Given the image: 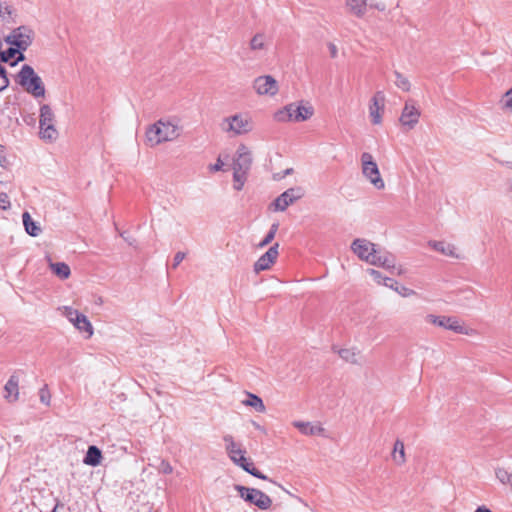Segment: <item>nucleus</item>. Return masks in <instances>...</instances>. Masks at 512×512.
I'll return each instance as SVG.
<instances>
[{
  "instance_id": "f257e3e1",
  "label": "nucleus",
  "mask_w": 512,
  "mask_h": 512,
  "mask_svg": "<svg viewBox=\"0 0 512 512\" xmlns=\"http://www.w3.org/2000/svg\"><path fill=\"white\" fill-rule=\"evenodd\" d=\"M350 249L359 260L371 266L380 267L390 272H394L396 269L394 259L390 255L382 253L378 245L368 239L353 240Z\"/></svg>"
},
{
  "instance_id": "f03ea898",
  "label": "nucleus",
  "mask_w": 512,
  "mask_h": 512,
  "mask_svg": "<svg viewBox=\"0 0 512 512\" xmlns=\"http://www.w3.org/2000/svg\"><path fill=\"white\" fill-rule=\"evenodd\" d=\"M183 132L181 120L176 117L162 118L146 130V142L150 147L177 140Z\"/></svg>"
},
{
  "instance_id": "7ed1b4c3",
  "label": "nucleus",
  "mask_w": 512,
  "mask_h": 512,
  "mask_svg": "<svg viewBox=\"0 0 512 512\" xmlns=\"http://www.w3.org/2000/svg\"><path fill=\"white\" fill-rule=\"evenodd\" d=\"M219 128L222 133L229 137H239L253 132L255 123L253 117L248 112H237L224 117Z\"/></svg>"
},
{
  "instance_id": "20e7f679",
  "label": "nucleus",
  "mask_w": 512,
  "mask_h": 512,
  "mask_svg": "<svg viewBox=\"0 0 512 512\" xmlns=\"http://www.w3.org/2000/svg\"><path fill=\"white\" fill-rule=\"evenodd\" d=\"M360 171L363 180L374 190L384 191L387 187L375 156L370 152L360 155Z\"/></svg>"
},
{
  "instance_id": "39448f33",
  "label": "nucleus",
  "mask_w": 512,
  "mask_h": 512,
  "mask_svg": "<svg viewBox=\"0 0 512 512\" xmlns=\"http://www.w3.org/2000/svg\"><path fill=\"white\" fill-rule=\"evenodd\" d=\"M314 106L309 101H297L290 103L274 114L277 122H305L314 116Z\"/></svg>"
},
{
  "instance_id": "423d86ee",
  "label": "nucleus",
  "mask_w": 512,
  "mask_h": 512,
  "mask_svg": "<svg viewBox=\"0 0 512 512\" xmlns=\"http://www.w3.org/2000/svg\"><path fill=\"white\" fill-rule=\"evenodd\" d=\"M225 451L230 460L237 466L241 467L251 475L260 478L267 479L258 469L254 467L253 462L246 457V451L242 448L241 444L238 443L232 435H225L223 437Z\"/></svg>"
},
{
  "instance_id": "0eeeda50",
  "label": "nucleus",
  "mask_w": 512,
  "mask_h": 512,
  "mask_svg": "<svg viewBox=\"0 0 512 512\" xmlns=\"http://www.w3.org/2000/svg\"><path fill=\"white\" fill-rule=\"evenodd\" d=\"M425 321L428 324L441 327L457 334L470 337L478 335V331L475 328L467 325L464 321L455 316L428 314L425 317Z\"/></svg>"
},
{
  "instance_id": "6e6552de",
  "label": "nucleus",
  "mask_w": 512,
  "mask_h": 512,
  "mask_svg": "<svg viewBox=\"0 0 512 512\" xmlns=\"http://www.w3.org/2000/svg\"><path fill=\"white\" fill-rule=\"evenodd\" d=\"M34 32L25 26L19 27L13 30L7 37V41L18 48V50L9 49L8 56L3 54V60L7 61L9 58H14L17 55V59H23L21 50H26L33 42Z\"/></svg>"
},
{
  "instance_id": "1a4fd4ad",
  "label": "nucleus",
  "mask_w": 512,
  "mask_h": 512,
  "mask_svg": "<svg viewBox=\"0 0 512 512\" xmlns=\"http://www.w3.org/2000/svg\"><path fill=\"white\" fill-rule=\"evenodd\" d=\"M18 83L35 98H43L45 96V87L42 79L29 65H24L20 70Z\"/></svg>"
},
{
  "instance_id": "9d476101",
  "label": "nucleus",
  "mask_w": 512,
  "mask_h": 512,
  "mask_svg": "<svg viewBox=\"0 0 512 512\" xmlns=\"http://www.w3.org/2000/svg\"><path fill=\"white\" fill-rule=\"evenodd\" d=\"M252 90L260 98L275 99L280 93V83L274 76L262 74L252 81Z\"/></svg>"
},
{
  "instance_id": "9b49d317",
  "label": "nucleus",
  "mask_w": 512,
  "mask_h": 512,
  "mask_svg": "<svg viewBox=\"0 0 512 512\" xmlns=\"http://www.w3.org/2000/svg\"><path fill=\"white\" fill-rule=\"evenodd\" d=\"M386 95L383 91L375 92L367 105L368 120L372 127H382L386 113Z\"/></svg>"
},
{
  "instance_id": "f8f14e48",
  "label": "nucleus",
  "mask_w": 512,
  "mask_h": 512,
  "mask_svg": "<svg viewBox=\"0 0 512 512\" xmlns=\"http://www.w3.org/2000/svg\"><path fill=\"white\" fill-rule=\"evenodd\" d=\"M421 114L419 103L412 98L407 99L398 119L401 128L405 131L415 129L420 122Z\"/></svg>"
},
{
  "instance_id": "ddd939ff",
  "label": "nucleus",
  "mask_w": 512,
  "mask_h": 512,
  "mask_svg": "<svg viewBox=\"0 0 512 512\" xmlns=\"http://www.w3.org/2000/svg\"><path fill=\"white\" fill-rule=\"evenodd\" d=\"M61 313L86 339H90L93 336V325L85 314L70 306H64L61 309Z\"/></svg>"
},
{
  "instance_id": "4468645a",
  "label": "nucleus",
  "mask_w": 512,
  "mask_h": 512,
  "mask_svg": "<svg viewBox=\"0 0 512 512\" xmlns=\"http://www.w3.org/2000/svg\"><path fill=\"white\" fill-rule=\"evenodd\" d=\"M344 5L348 14L355 18L365 17L369 9L379 12L385 10V5L375 0H345Z\"/></svg>"
},
{
  "instance_id": "2eb2a0df",
  "label": "nucleus",
  "mask_w": 512,
  "mask_h": 512,
  "mask_svg": "<svg viewBox=\"0 0 512 512\" xmlns=\"http://www.w3.org/2000/svg\"><path fill=\"white\" fill-rule=\"evenodd\" d=\"M427 247L444 257L460 260L464 258L461 249L454 243L445 239H430L426 243Z\"/></svg>"
},
{
  "instance_id": "dca6fc26",
  "label": "nucleus",
  "mask_w": 512,
  "mask_h": 512,
  "mask_svg": "<svg viewBox=\"0 0 512 512\" xmlns=\"http://www.w3.org/2000/svg\"><path fill=\"white\" fill-rule=\"evenodd\" d=\"M40 137L44 140L54 141L58 132L54 126V113L48 105H43L40 109Z\"/></svg>"
},
{
  "instance_id": "f3484780",
  "label": "nucleus",
  "mask_w": 512,
  "mask_h": 512,
  "mask_svg": "<svg viewBox=\"0 0 512 512\" xmlns=\"http://www.w3.org/2000/svg\"><path fill=\"white\" fill-rule=\"evenodd\" d=\"M236 490L242 499H244L246 502L254 504L262 510H267L272 505L271 498L260 490L247 488L244 486H236Z\"/></svg>"
},
{
  "instance_id": "a211bd4d",
  "label": "nucleus",
  "mask_w": 512,
  "mask_h": 512,
  "mask_svg": "<svg viewBox=\"0 0 512 512\" xmlns=\"http://www.w3.org/2000/svg\"><path fill=\"white\" fill-rule=\"evenodd\" d=\"M303 197V190L300 187L290 188L279 195L269 206L275 212L285 211L295 201Z\"/></svg>"
},
{
  "instance_id": "6ab92c4d",
  "label": "nucleus",
  "mask_w": 512,
  "mask_h": 512,
  "mask_svg": "<svg viewBox=\"0 0 512 512\" xmlns=\"http://www.w3.org/2000/svg\"><path fill=\"white\" fill-rule=\"evenodd\" d=\"M279 244L275 243L271 246L266 253H264L255 263H254V271L259 273L261 271H266L271 269V267L276 263L279 256Z\"/></svg>"
},
{
  "instance_id": "aec40b11",
  "label": "nucleus",
  "mask_w": 512,
  "mask_h": 512,
  "mask_svg": "<svg viewBox=\"0 0 512 512\" xmlns=\"http://www.w3.org/2000/svg\"><path fill=\"white\" fill-rule=\"evenodd\" d=\"M292 425L305 436H323L325 428L320 422L314 421H293Z\"/></svg>"
},
{
  "instance_id": "412c9836",
  "label": "nucleus",
  "mask_w": 512,
  "mask_h": 512,
  "mask_svg": "<svg viewBox=\"0 0 512 512\" xmlns=\"http://www.w3.org/2000/svg\"><path fill=\"white\" fill-rule=\"evenodd\" d=\"M251 164L252 156L250 149L244 144L239 145L233 157L232 168L249 170Z\"/></svg>"
},
{
  "instance_id": "4be33fe9",
  "label": "nucleus",
  "mask_w": 512,
  "mask_h": 512,
  "mask_svg": "<svg viewBox=\"0 0 512 512\" xmlns=\"http://www.w3.org/2000/svg\"><path fill=\"white\" fill-rule=\"evenodd\" d=\"M335 352L347 363L359 365L362 361L361 352L356 347H342Z\"/></svg>"
},
{
  "instance_id": "5701e85b",
  "label": "nucleus",
  "mask_w": 512,
  "mask_h": 512,
  "mask_svg": "<svg viewBox=\"0 0 512 512\" xmlns=\"http://www.w3.org/2000/svg\"><path fill=\"white\" fill-rule=\"evenodd\" d=\"M241 404L247 407H251L259 413H264L266 411L263 400L259 396L250 392L245 393L244 398L241 400Z\"/></svg>"
},
{
  "instance_id": "b1692460",
  "label": "nucleus",
  "mask_w": 512,
  "mask_h": 512,
  "mask_svg": "<svg viewBox=\"0 0 512 512\" xmlns=\"http://www.w3.org/2000/svg\"><path fill=\"white\" fill-rule=\"evenodd\" d=\"M48 266L52 273L61 280H66L71 275V269L65 262H53L48 259Z\"/></svg>"
},
{
  "instance_id": "393cba45",
  "label": "nucleus",
  "mask_w": 512,
  "mask_h": 512,
  "mask_svg": "<svg viewBox=\"0 0 512 512\" xmlns=\"http://www.w3.org/2000/svg\"><path fill=\"white\" fill-rule=\"evenodd\" d=\"M268 48V38L265 33L259 32L252 36L249 41V49L252 52L265 51Z\"/></svg>"
},
{
  "instance_id": "a878e982",
  "label": "nucleus",
  "mask_w": 512,
  "mask_h": 512,
  "mask_svg": "<svg viewBox=\"0 0 512 512\" xmlns=\"http://www.w3.org/2000/svg\"><path fill=\"white\" fill-rule=\"evenodd\" d=\"M366 273L372 278L374 283L388 288H394L395 280L384 276L380 271L374 268H368Z\"/></svg>"
},
{
  "instance_id": "bb28decb",
  "label": "nucleus",
  "mask_w": 512,
  "mask_h": 512,
  "mask_svg": "<svg viewBox=\"0 0 512 512\" xmlns=\"http://www.w3.org/2000/svg\"><path fill=\"white\" fill-rule=\"evenodd\" d=\"M18 382L19 381L16 376H11L4 387V397L10 402L16 401L18 399Z\"/></svg>"
},
{
  "instance_id": "cd10ccee",
  "label": "nucleus",
  "mask_w": 512,
  "mask_h": 512,
  "mask_svg": "<svg viewBox=\"0 0 512 512\" xmlns=\"http://www.w3.org/2000/svg\"><path fill=\"white\" fill-rule=\"evenodd\" d=\"M391 457L393 462L398 465L402 466L406 462V454H405V446L403 441L396 440L393 446V450L391 453Z\"/></svg>"
},
{
  "instance_id": "c85d7f7f",
  "label": "nucleus",
  "mask_w": 512,
  "mask_h": 512,
  "mask_svg": "<svg viewBox=\"0 0 512 512\" xmlns=\"http://www.w3.org/2000/svg\"><path fill=\"white\" fill-rule=\"evenodd\" d=\"M101 460H102V453H101L100 449L97 448L96 446H90L88 448V451L86 453V456H85L83 462L86 465L95 467V466H98L101 464Z\"/></svg>"
},
{
  "instance_id": "c756f323",
  "label": "nucleus",
  "mask_w": 512,
  "mask_h": 512,
  "mask_svg": "<svg viewBox=\"0 0 512 512\" xmlns=\"http://www.w3.org/2000/svg\"><path fill=\"white\" fill-rule=\"evenodd\" d=\"M498 105L502 113H512V86L500 97Z\"/></svg>"
},
{
  "instance_id": "7c9ffc66",
  "label": "nucleus",
  "mask_w": 512,
  "mask_h": 512,
  "mask_svg": "<svg viewBox=\"0 0 512 512\" xmlns=\"http://www.w3.org/2000/svg\"><path fill=\"white\" fill-rule=\"evenodd\" d=\"M233 169V188L237 191L243 189L245 182L247 180V174L249 170H242L237 168Z\"/></svg>"
},
{
  "instance_id": "2f4dec72",
  "label": "nucleus",
  "mask_w": 512,
  "mask_h": 512,
  "mask_svg": "<svg viewBox=\"0 0 512 512\" xmlns=\"http://www.w3.org/2000/svg\"><path fill=\"white\" fill-rule=\"evenodd\" d=\"M23 218V224L25 227L26 232L31 236H38L41 229L40 227L32 220L30 214L28 212H25L22 216Z\"/></svg>"
},
{
  "instance_id": "473e14b6",
  "label": "nucleus",
  "mask_w": 512,
  "mask_h": 512,
  "mask_svg": "<svg viewBox=\"0 0 512 512\" xmlns=\"http://www.w3.org/2000/svg\"><path fill=\"white\" fill-rule=\"evenodd\" d=\"M394 84L398 89L404 92H409L412 87L409 78L400 72L394 73Z\"/></svg>"
},
{
  "instance_id": "72a5a7b5",
  "label": "nucleus",
  "mask_w": 512,
  "mask_h": 512,
  "mask_svg": "<svg viewBox=\"0 0 512 512\" xmlns=\"http://www.w3.org/2000/svg\"><path fill=\"white\" fill-rule=\"evenodd\" d=\"M228 155H219L216 159L215 163H210L207 165V170L209 173H216L218 171L225 170L227 166Z\"/></svg>"
},
{
  "instance_id": "f704fd0d",
  "label": "nucleus",
  "mask_w": 512,
  "mask_h": 512,
  "mask_svg": "<svg viewBox=\"0 0 512 512\" xmlns=\"http://www.w3.org/2000/svg\"><path fill=\"white\" fill-rule=\"evenodd\" d=\"M392 289L395 290L403 298H411L417 295V292L414 289L407 287L405 285H400L396 281L394 284V288Z\"/></svg>"
},
{
  "instance_id": "c9c22d12",
  "label": "nucleus",
  "mask_w": 512,
  "mask_h": 512,
  "mask_svg": "<svg viewBox=\"0 0 512 512\" xmlns=\"http://www.w3.org/2000/svg\"><path fill=\"white\" fill-rule=\"evenodd\" d=\"M495 476L502 484L508 485L512 482V474L506 468H497L495 470Z\"/></svg>"
},
{
  "instance_id": "e433bc0d",
  "label": "nucleus",
  "mask_w": 512,
  "mask_h": 512,
  "mask_svg": "<svg viewBox=\"0 0 512 512\" xmlns=\"http://www.w3.org/2000/svg\"><path fill=\"white\" fill-rule=\"evenodd\" d=\"M277 230H278V224H273L271 226L269 232L265 236V238L257 245V247L263 248V247L267 246L269 243H271L276 235Z\"/></svg>"
},
{
  "instance_id": "4c0bfd02",
  "label": "nucleus",
  "mask_w": 512,
  "mask_h": 512,
  "mask_svg": "<svg viewBox=\"0 0 512 512\" xmlns=\"http://www.w3.org/2000/svg\"><path fill=\"white\" fill-rule=\"evenodd\" d=\"M39 398H40V401L45 404V405H49L50 404V400H51V394L48 390L47 387H43L40 389L39 391Z\"/></svg>"
},
{
  "instance_id": "58836bf2",
  "label": "nucleus",
  "mask_w": 512,
  "mask_h": 512,
  "mask_svg": "<svg viewBox=\"0 0 512 512\" xmlns=\"http://www.w3.org/2000/svg\"><path fill=\"white\" fill-rule=\"evenodd\" d=\"M327 49L329 51V56L331 59H336L339 56V48L336 43L328 42Z\"/></svg>"
},
{
  "instance_id": "ea45409f",
  "label": "nucleus",
  "mask_w": 512,
  "mask_h": 512,
  "mask_svg": "<svg viewBox=\"0 0 512 512\" xmlns=\"http://www.w3.org/2000/svg\"><path fill=\"white\" fill-rule=\"evenodd\" d=\"M159 471L163 474H171L173 467L168 461H162L159 466Z\"/></svg>"
},
{
  "instance_id": "a19ab883",
  "label": "nucleus",
  "mask_w": 512,
  "mask_h": 512,
  "mask_svg": "<svg viewBox=\"0 0 512 512\" xmlns=\"http://www.w3.org/2000/svg\"><path fill=\"white\" fill-rule=\"evenodd\" d=\"M9 84L4 69L0 66V91L4 90Z\"/></svg>"
},
{
  "instance_id": "79ce46f5",
  "label": "nucleus",
  "mask_w": 512,
  "mask_h": 512,
  "mask_svg": "<svg viewBox=\"0 0 512 512\" xmlns=\"http://www.w3.org/2000/svg\"><path fill=\"white\" fill-rule=\"evenodd\" d=\"M8 165V160L6 157V152L4 146L0 145V166L6 167Z\"/></svg>"
},
{
  "instance_id": "37998d69",
  "label": "nucleus",
  "mask_w": 512,
  "mask_h": 512,
  "mask_svg": "<svg viewBox=\"0 0 512 512\" xmlns=\"http://www.w3.org/2000/svg\"><path fill=\"white\" fill-rule=\"evenodd\" d=\"M10 206V201H9V198L6 194H0V208L5 210L7 208H9Z\"/></svg>"
},
{
  "instance_id": "c03bdc74",
  "label": "nucleus",
  "mask_w": 512,
  "mask_h": 512,
  "mask_svg": "<svg viewBox=\"0 0 512 512\" xmlns=\"http://www.w3.org/2000/svg\"><path fill=\"white\" fill-rule=\"evenodd\" d=\"M185 253L184 252H178L175 254L174 256V267H176L177 265H179L185 258Z\"/></svg>"
},
{
  "instance_id": "a18cd8bd",
  "label": "nucleus",
  "mask_w": 512,
  "mask_h": 512,
  "mask_svg": "<svg viewBox=\"0 0 512 512\" xmlns=\"http://www.w3.org/2000/svg\"><path fill=\"white\" fill-rule=\"evenodd\" d=\"M92 303L96 306H102L104 304V298L101 295H93L92 296Z\"/></svg>"
},
{
  "instance_id": "49530a36",
  "label": "nucleus",
  "mask_w": 512,
  "mask_h": 512,
  "mask_svg": "<svg viewBox=\"0 0 512 512\" xmlns=\"http://www.w3.org/2000/svg\"><path fill=\"white\" fill-rule=\"evenodd\" d=\"M475 512H493L490 509H488L486 506H480L478 507Z\"/></svg>"
},
{
  "instance_id": "de8ad7c7",
  "label": "nucleus",
  "mask_w": 512,
  "mask_h": 512,
  "mask_svg": "<svg viewBox=\"0 0 512 512\" xmlns=\"http://www.w3.org/2000/svg\"><path fill=\"white\" fill-rule=\"evenodd\" d=\"M508 188H509V191L512 192V178H510L508 180Z\"/></svg>"
},
{
  "instance_id": "09e8293b",
  "label": "nucleus",
  "mask_w": 512,
  "mask_h": 512,
  "mask_svg": "<svg viewBox=\"0 0 512 512\" xmlns=\"http://www.w3.org/2000/svg\"><path fill=\"white\" fill-rule=\"evenodd\" d=\"M254 426H255L257 429L261 430V426H260L259 424L254 423Z\"/></svg>"
}]
</instances>
